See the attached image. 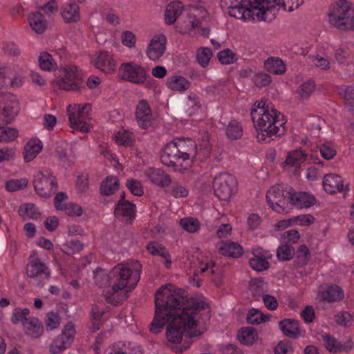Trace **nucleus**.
<instances>
[{
    "label": "nucleus",
    "mask_w": 354,
    "mask_h": 354,
    "mask_svg": "<svg viewBox=\"0 0 354 354\" xmlns=\"http://www.w3.org/2000/svg\"><path fill=\"white\" fill-rule=\"evenodd\" d=\"M183 292L175 289L171 284L161 287L156 293V311L150 331L160 332L167 324L166 337L173 350L182 353L192 344V338L201 335L198 324L201 311L207 309L203 298L185 299Z\"/></svg>",
    "instance_id": "1"
},
{
    "label": "nucleus",
    "mask_w": 354,
    "mask_h": 354,
    "mask_svg": "<svg viewBox=\"0 0 354 354\" xmlns=\"http://www.w3.org/2000/svg\"><path fill=\"white\" fill-rule=\"evenodd\" d=\"M142 265L137 261L119 263L109 272L97 269L94 272L96 285L103 288L108 303L118 306L127 297V293L135 288L140 278Z\"/></svg>",
    "instance_id": "2"
},
{
    "label": "nucleus",
    "mask_w": 354,
    "mask_h": 354,
    "mask_svg": "<svg viewBox=\"0 0 354 354\" xmlns=\"http://www.w3.org/2000/svg\"><path fill=\"white\" fill-rule=\"evenodd\" d=\"M203 139L199 145V149L196 142L189 138H177L167 143L162 149L160 154L162 163L167 167L178 170L185 164V167L189 166L195 158L203 160L210 156L212 151L211 145L208 141V136Z\"/></svg>",
    "instance_id": "3"
},
{
    "label": "nucleus",
    "mask_w": 354,
    "mask_h": 354,
    "mask_svg": "<svg viewBox=\"0 0 354 354\" xmlns=\"http://www.w3.org/2000/svg\"><path fill=\"white\" fill-rule=\"evenodd\" d=\"M267 100L257 101L252 106L250 115L259 141L270 142L285 132L284 116L266 104Z\"/></svg>",
    "instance_id": "4"
},
{
    "label": "nucleus",
    "mask_w": 354,
    "mask_h": 354,
    "mask_svg": "<svg viewBox=\"0 0 354 354\" xmlns=\"http://www.w3.org/2000/svg\"><path fill=\"white\" fill-rule=\"evenodd\" d=\"M274 0H250L243 3V0H221L223 9L228 10L230 16L243 20L254 19L266 20L268 9L273 4Z\"/></svg>",
    "instance_id": "5"
},
{
    "label": "nucleus",
    "mask_w": 354,
    "mask_h": 354,
    "mask_svg": "<svg viewBox=\"0 0 354 354\" xmlns=\"http://www.w3.org/2000/svg\"><path fill=\"white\" fill-rule=\"evenodd\" d=\"M329 24L341 30H353L354 27V7L347 0H338L328 9Z\"/></svg>",
    "instance_id": "6"
},
{
    "label": "nucleus",
    "mask_w": 354,
    "mask_h": 354,
    "mask_svg": "<svg viewBox=\"0 0 354 354\" xmlns=\"http://www.w3.org/2000/svg\"><path fill=\"white\" fill-rule=\"evenodd\" d=\"M292 187L285 184H277L270 188L266 194L268 205L277 213H288L290 209V196Z\"/></svg>",
    "instance_id": "7"
},
{
    "label": "nucleus",
    "mask_w": 354,
    "mask_h": 354,
    "mask_svg": "<svg viewBox=\"0 0 354 354\" xmlns=\"http://www.w3.org/2000/svg\"><path fill=\"white\" fill-rule=\"evenodd\" d=\"M90 111L89 104L69 105L67 113L71 127L83 133L88 132L91 127Z\"/></svg>",
    "instance_id": "8"
},
{
    "label": "nucleus",
    "mask_w": 354,
    "mask_h": 354,
    "mask_svg": "<svg viewBox=\"0 0 354 354\" xmlns=\"http://www.w3.org/2000/svg\"><path fill=\"white\" fill-rule=\"evenodd\" d=\"M34 188L41 197L50 196L57 189V181L50 170L44 169L34 176Z\"/></svg>",
    "instance_id": "9"
},
{
    "label": "nucleus",
    "mask_w": 354,
    "mask_h": 354,
    "mask_svg": "<svg viewBox=\"0 0 354 354\" xmlns=\"http://www.w3.org/2000/svg\"><path fill=\"white\" fill-rule=\"evenodd\" d=\"M236 180L233 175L221 173L216 176L213 181L215 195L222 201H228L234 194Z\"/></svg>",
    "instance_id": "10"
},
{
    "label": "nucleus",
    "mask_w": 354,
    "mask_h": 354,
    "mask_svg": "<svg viewBox=\"0 0 354 354\" xmlns=\"http://www.w3.org/2000/svg\"><path fill=\"white\" fill-rule=\"evenodd\" d=\"M119 75L123 80L137 85L145 84L149 77L145 68L133 62L122 63L119 68Z\"/></svg>",
    "instance_id": "11"
},
{
    "label": "nucleus",
    "mask_w": 354,
    "mask_h": 354,
    "mask_svg": "<svg viewBox=\"0 0 354 354\" xmlns=\"http://www.w3.org/2000/svg\"><path fill=\"white\" fill-rule=\"evenodd\" d=\"M57 83L61 89L75 91L79 89L81 83L77 67L75 65H66L60 71Z\"/></svg>",
    "instance_id": "12"
},
{
    "label": "nucleus",
    "mask_w": 354,
    "mask_h": 354,
    "mask_svg": "<svg viewBox=\"0 0 354 354\" xmlns=\"http://www.w3.org/2000/svg\"><path fill=\"white\" fill-rule=\"evenodd\" d=\"M76 333L73 324L67 323L63 328L62 333L56 337L50 345L49 350L53 354H58L71 346Z\"/></svg>",
    "instance_id": "13"
},
{
    "label": "nucleus",
    "mask_w": 354,
    "mask_h": 354,
    "mask_svg": "<svg viewBox=\"0 0 354 354\" xmlns=\"http://www.w3.org/2000/svg\"><path fill=\"white\" fill-rule=\"evenodd\" d=\"M27 276L44 286L50 277V270L40 259L35 257L29 261L26 266Z\"/></svg>",
    "instance_id": "14"
},
{
    "label": "nucleus",
    "mask_w": 354,
    "mask_h": 354,
    "mask_svg": "<svg viewBox=\"0 0 354 354\" xmlns=\"http://www.w3.org/2000/svg\"><path fill=\"white\" fill-rule=\"evenodd\" d=\"M178 31L183 34H187L191 37H208L209 28L202 26L201 19L192 12L187 15V19L182 25L178 26Z\"/></svg>",
    "instance_id": "15"
},
{
    "label": "nucleus",
    "mask_w": 354,
    "mask_h": 354,
    "mask_svg": "<svg viewBox=\"0 0 354 354\" xmlns=\"http://www.w3.org/2000/svg\"><path fill=\"white\" fill-rule=\"evenodd\" d=\"M19 111L16 97L10 93L0 95V116L6 123H10Z\"/></svg>",
    "instance_id": "16"
},
{
    "label": "nucleus",
    "mask_w": 354,
    "mask_h": 354,
    "mask_svg": "<svg viewBox=\"0 0 354 354\" xmlns=\"http://www.w3.org/2000/svg\"><path fill=\"white\" fill-rule=\"evenodd\" d=\"M324 191L330 195L342 193L345 196L349 192L348 185L345 183L343 178L336 174H325L322 180Z\"/></svg>",
    "instance_id": "17"
},
{
    "label": "nucleus",
    "mask_w": 354,
    "mask_h": 354,
    "mask_svg": "<svg viewBox=\"0 0 354 354\" xmlns=\"http://www.w3.org/2000/svg\"><path fill=\"white\" fill-rule=\"evenodd\" d=\"M135 118L141 129H147L151 126L154 118L147 100H139L136 107Z\"/></svg>",
    "instance_id": "18"
},
{
    "label": "nucleus",
    "mask_w": 354,
    "mask_h": 354,
    "mask_svg": "<svg viewBox=\"0 0 354 354\" xmlns=\"http://www.w3.org/2000/svg\"><path fill=\"white\" fill-rule=\"evenodd\" d=\"M167 43V39L165 35H154L147 47V57L152 61L158 60L165 52Z\"/></svg>",
    "instance_id": "19"
},
{
    "label": "nucleus",
    "mask_w": 354,
    "mask_h": 354,
    "mask_svg": "<svg viewBox=\"0 0 354 354\" xmlns=\"http://www.w3.org/2000/svg\"><path fill=\"white\" fill-rule=\"evenodd\" d=\"M290 207L297 209H306L316 203V198L313 194L308 192H295L292 188L290 196Z\"/></svg>",
    "instance_id": "20"
},
{
    "label": "nucleus",
    "mask_w": 354,
    "mask_h": 354,
    "mask_svg": "<svg viewBox=\"0 0 354 354\" xmlns=\"http://www.w3.org/2000/svg\"><path fill=\"white\" fill-rule=\"evenodd\" d=\"M253 257L250 259L249 263L251 268L258 272L268 270L270 267L269 259L272 254L269 251L261 248H256L252 250Z\"/></svg>",
    "instance_id": "21"
},
{
    "label": "nucleus",
    "mask_w": 354,
    "mask_h": 354,
    "mask_svg": "<svg viewBox=\"0 0 354 354\" xmlns=\"http://www.w3.org/2000/svg\"><path fill=\"white\" fill-rule=\"evenodd\" d=\"M144 175L151 183L161 188L165 189L171 183V176L160 168L148 167Z\"/></svg>",
    "instance_id": "22"
},
{
    "label": "nucleus",
    "mask_w": 354,
    "mask_h": 354,
    "mask_svg": "<svg viewBox=\"0 0 354 354\" xmlns=\"http://www.w3.org/2000/svg\"><path fill=\"white\" fill-rule=\"evenodd\" d=\"M118 202L114 214L116 217L126 221H131L136 216V206L132 203L124 199L125 194L122 192Z\"/></svg>",
    "instance_id": "23"
},
{
    "label": "nucleus",
    "mask_w": 354,
    "mask_h": 354,
    "mask_svg": "<svg viewBox=\"0 0 354 354\" xmlns=\"http://www.w3.org/2000/svg\"><path fill=\"white\" fill-rule=\"evenodd\" d=\"M322 339L326 348L330 353L348 351L352 348L351 340L344 342H339L335 337L328 334L322 335Z\"/></svg>",
    "instance_id": "24"
},
{
    "label": "nucleus",
    "mask_w": 354,
    "mask_h": 354,
    "mask_svg": "<svg viewBox=\"0 0 354 354\" xmlns=\"http://www.w3.org/2000/svg\"><path fill=\"white\" fill-rule=\"evenodd\" d=\"M42 148V142L39 138H31L24 148L23 154L24 161L26 162H31L41 151Z\"/></svg>",
    "instance_id": "25"
},
{
    "label": "nucleus",
    "mask_w": 354,
    "mask_h": 354,
    "mask_svg": "<svg viewBox=\"0 0 354 354\" xmlns=\"http://www.w3.org/2000/svg\"><path fill=\"white\" fill-rule=\"evenodd\" d=\"M96 68L100 71L109 73L115 68V64L111 55L106 51H100L94 62Z\"/></svg>",
    "instance_id": "26"
},
{
    "label": "nucleus",
    "mask_w": 354,
    "mask_h": 354,
    "mask_svg": "<svg viewBox=\"0 0 354 354\" xmlns=\"http://www.w3.org/2000/svg\"><path fill=\"white\" fill-rule=\"evenodd\" d=\"M279 326L281 332L288 337L297 338L300 335L299 322L296 319H282L279 322Z\"/></svg>",
    "instance_id": "27"
},
{
    "label": "nucleus",
    "mask_w": 354,
    "mask_h": 354,
    "mask_svg": "<svg viewBox=\"0 0 354 354\" xmlns=\"http://www.w3.org/2000/svg\"><path fill=\"white\" fill-rule=\"evenodd\" d=\"M218 250L222 255L231 257V258H239L243 254V248L241 245L236 242L227 241L221 242L218 245Z\"/></svg>",
    "instance_id": "28"
},
{
    "label": "nucleus",
    "mask_w": 354,
    "mask_h": 354,
    "mask_svg": "<svg viewBox=\"0 0 354 354\" xmlns=\"http://www.w3.org/2000/svg\"><path fill=\"white\" fill-rule=\"evenodd\" d=\"M266 70L275 75H283L286 71V65L284 62L278 57L270 56L264 61Z\"/></svg>",
    "instance_id": "29"
},
{
    "label": "nucleus",
    "mask_w": 354,
    "mask_h": 354,
    "mask_svg": "<svg viewBox=\"0 0 354 354\" xmlns=\"http://www.w3.org/2000/svg\"><path fill=\"white\" fill-rule=\"evenodd\" d=\"M184 6L181 1H176L170 2L166 7L165 19L167 24H174L182 15Z\"/></svg>",
    "instance_id": "30"
},
{
    "label": "nucleus",
    "mask_w": 354,
    "mask_h": 354,
    "mask_svg": "<svg viewBox=\"0 0 354 354\" xmlns=\"http://www.w3.org/2000/svg\"><path fill=\"white\" fill-rule=\"evenodd\" d=\"M61 15L66 23L77 22L80 19V7L76 3L70 1L62 7Z\"/></svg>",
    "instance_id": "31"
},
{
    "label": "nucleus",
    "mask_w": 354,
    "mask_h": 354,
    "mask_svg": "<svg viewBox=\"0 0 354 354\" xmlns=\"http://www.w3.org/2000/svg\"><path fill=\"white\" fill-rule=\"evenodd\" d=\"M344 291L337 285L327 286L324 290L319 292L322 299L328 303L339 301L344 298Z\"/></svg>",
    "instance_id": "32"
},
{
    "label": "nucleus",
    "mask_w": 354,
    "mask_h": 354,
    "mask_svg": "<svg viewBox=\"0 0 354 354\" xmlns=\"http://www.w3.org/2000/svg\"><path fill=\"white\" fill-rule=\"evenodd\" d=\"M106 354H140V348L129 342H118L110 348Z\"/></svg>",
    "instance_id": "33"
},
{
    "label": "nucleus",
    "mask_w": 354,
    "mask_h": 354,
    "mask_svg": "<svg viewBox=\"0 0 354 354\" xmlns=\"http://www.w3.org/2000/svg\"><path fill=\"white\" fill-rule=\"evenodd\" d=\"M24 328L26 335L32 338H38L44 332L41 322L35 317H30L28 321H25Z\"/></svg>",
    "instance_id": "34"
},
{
    "label": "nucleus",
    "mask_w": 354,
    "mask_h": 354,
    "mask_svg": "<svg viewBox=\"0 0 354 354\" xmlns=\"http://www.w3.org/2000/svg\"><path fill=\"white\" fill-rule=\"evenodd\" d=\"M165 189L166 193L176 198L187 197L189 192L187 185L180 180H171V184Z\"/></svg>",
    "instance_id": "35"
},
{
    "label": "nucleus",
    "mask_w": 354,
    "mask_h": 354,
    "mask_svg": "<svg viewBox=\"0 0 354 354\" xmlns=\"http://www.w3.org/2000/svg\"><path fill=\"white\" fill-rule=\"evenodd\" d=\"M28 22L32 29L39 34L44 32L47 28L46 19L40 11L30 14Z\"/></svg>",
    "instance_id": "36"
},
{
    "label": "nucleus",
    "mask_w": 354,
    "mask_h": 354,
    "mask_svg": "<svg viewBox=\"0 0 354 354\" xmlns=\"http://www.w3.org/2000/svg\"><path fill=\"white\" fill-rule=\"evenodd\" d=\"M114 140L118 145L131 147L135 142V136L128 130L120 129L114 134Z\"/></svg>",
    "instance_id": "37"
},
{
    "label": "nucleus",
    "mask_w": 354,
    "mask_h": 354,
    "mask_svg": "<svg viewBox=\"0 0 354 354\" xmlns=\"http://www.w3.org/2000/svg\"><path fill=\"white\" fill-rule=\"evenodd\" d=\"M225 131L228 139L236 140L241 138L243 135V127L239 121L231 120L226 125Z\"/></svg>",
    "instance_id": "38"
},
{
    "label": "nucleus",
    "mask_w": 354,
    "mask_h": 354,
    "mask_svg": "<svg viewBox=\"0 0 354 354\" xmlns=\"http://www.w3.org/2000/svg\"><path fill=\"white\" fill-rule=\"evenodd\" d=\"M270 315L263 314L260 310L252 308L246 316L247 323L252 325H257L270 320Z\"/></svg>",
    "instance_id": "39"
},
{
    "label": "nucleus",
    "mask_w": 354,
    "mask_h": 354,
    "mask_svg": "<svg viewBox=\"0 0 354 354\" xmlns=\"http://www.w3.org/2000/svg\"><path fill=\"white\" fill-rule=\"evenodd\" d=\"M237 337L241 343L252 345L257 338V333L252 327H243L239 330Z\"/></svg>",
    "instance_id": "40"
},
{
    "label": "nucleus",
    "mask_w": 354,
    "mask_h": 354,
    "mask_svg": "<svg viewBox=\"0 0 354 354\" xmlns=\"http://www.w3.org/2000/svg\"><path fill=\"white\" fill-rule=\"evenodd\" d=\"M167 86L171 90L183 91L189 88L190 82L182 76L174 75L167 79Z\"/></svg>",
    "instance_id": "41"
},
{
    "label": "nucleus",
    "mask_w": 354,
    "mask_h": 354,
    "mask_svg": "<svg viewBox=\"0 0 354 354\" xmlns=\"http://www.w3.org/2000/svg\"><path fill=\"white\" fill-rule=\"evenodd\" d=\"M118 188V179L115 176H110L102 181L100 186V192L103 195H111L114 194Z\"/></svg>",
    "instance_id": "42"
},
{
    "label": "nucleus",
    "mask_w": 354,
    "mask_h": 354,
    "mask_svg": "<svg viewBox=\"0 0 354 354\" xmlns=\"http://www.w3.org/2000/svg\"><path fill=\"white\" fill-rule=\"evenodd\" d=\"M179 225L187 232L196 233L199 231L201 225L198 218L187 216L179 221Z\"/></svg>",
    "instance_id": "43"
},
{
    "label": "nucleus",
    "mask_w": 354,
    "mask_h": 354,
    "mask_svg": "<svg viewBox=\"0 0 354 354\" xmlns=\"http://www.w3.org/2000/svg\"><path fill=\"white\" fill-rule=\"evenodd\" d=\"M19 214L24 219H37L39 216V212L33 203H26L21 205Z\"/></svg>",
    "instance_id": "44"
},
{
    "label": "nucleus",
    "mask_w": 354,
    "mask_h": 354,
    "mask_svg": "<svg viewBox=\"0 0 354 354\" xmlns=\"http://www.w3.org/2000/svg\"><path fill=\"white\" fill-rule=\"evenodd\" d=\"M315 83L313 80H308L300 85L297 93L301 99H308L315 90Z\"/></svg>",
    "instance_id": "45"
},
{
    "label": "nucleus",
    "mask_w": 354,
    "mask_h": 354,
    "mask_svg": "<svg viewBox=\"0 0 354 354\" xmlns=\"http://www.w3.org/2000/svg\"><path fill=\"white\" fill-rule=\"evenodd\" d=\"M38 61L40 68L44 71H50L56 67V63L52 55L46 52L40 53Z\"/></svg>",
    "instance_id": "46"
},
{
    "label": "nucleus",
    "mask_w": 354,
    "mask_h": 354,
    "mask_svg": "<svg viewBox=\"0 0 354 354\" xmlns=\"http://www.w3.org/2000/svg\"><path fill=\"white\" fill-rule=\"evenodd\" d=\"M186 104L187 107V113L189 115L196 113L201 108V101L200 97L194 93L187 96Z\"/></svg>",
    "instance_id": "47"
},
{
    "label": "nucleus",
    "mask_w": 354,
    "mask_h": 354,
    "mask_svg": "<svg viewBox=\"0 0 354 354\" xmlns=\"http://www.w3.org/2000/svg\"><path fill=\"white\" fill-rule=\"evenodd\" d=\"M264 286L265 284L262 280L254 279L250 281L249 290L255 299H259L260 297L262 298L263 295H265Z\"/></svg>",
    "instance_id": "48"
},
{
    "label": "nucleus",
    "mask_w": 354,
    "mask_h": 354,
    "mask_svg": "<svg viewBox=\"0 0 354 354\" xmlns=\"http://www.w3.org/2000/svg\"><path fill=\"white\" fill-rule=\"evenodd\" d=\"M306 155L300 150H295L290 152L286 160V163L288 165L297 167L301 163L306 160Z\"/></svg>",
    "instance_id": "49"
},
{
    "label": "nucleus",
    "mask_w": 354,
    "mask_h": 354,
    "mask_svg": "<svg viewBox=\"0 0 354 354\" xmlns=\"http://www.w3.org/2000/svg\"><path fill=\"white\" fill-rule=\"evenodd\" d=\"M295 249L291 244L281 243L277 249V256L279 260L288 261L292 259Z\"/></svg>",
    "instance_id": "50"
},
{
    "label": "nucleus",
    "mask_w": 354,
    "mask_h": 354,
    "mask_svg": "<svg viewBox=\"0 0 354 354\" xmlns=\"http://www.w3.org/2000/svg\"><path fill=\"white\" fill-rule=\"evenodd\" d=\"M212 57V51L208 47H201L198 49L196 53V59L200 66L206 67Z\"/></svg>",
    "instance_id": "51"
},
{
    "label": "nucleus",
    "mask_w": 354,
    "mask_h": 354,
    "mask_svg": "<svg viewBox=\"0 0 354 354\" xmlns=\"http://www.w3.org/2000/svg\"><path fill=\"white\" fill-rule=\"evenodd\" d=\"M334 320L337 324L342 327L352 326L354 319L353 316L347 311H339L335 315Z\"/></svg>",
    "instance_id": "52"
},
{
    "label": "nucleus",
    "mask_w": 354,
    "mask_h": 354,
    "mask_svg": "<svg viewBox=\"0 0 354 354\" xmlns=\"http://www.w3.org/2000/svg\"><path fill=\"white\" fill-rule=\"evenodd\" d=\"M28 185V180L25 178L20 179H11L6 182V188L8 192H17L26 188Z\"/></svg>",
    "instance_id": "53"
},
{
    "label": "nucleus",
    "mask_w": 354,
    "mask_h": 354,
    "mask_svg": "<svg viewBox=\"0 0 354 354\" xmlns=\"http://www.w3.org/2000/svg\"><path fill=\"white\" fill-rule=\"evenodd\" d=\"M30 313V310L28 308L21 309V308H16L12 315L11 322L12 324H16L19 322H21L23 326H24V322L28 321L30 317H28Z\"/></svg>",
    "instance_id": "54"
},
{
    "label": "nucleus",
    "mask_w": 354,
    "mask_h": 354,
    "mask_svg": "<svg viewBox=\"0 0 354 354\" xmlns=\"http://www.w3.org/2000/svg\"><path fill=\"white\" fill-rule=\"evenodd\" d=\"M217 57L222 64L228 65L235 62L238 58L237 55L230 49H225L220 51Z\"/></svg>",
    "instance_id": "55"
},
{
    "label": "nucleus",
    "mask_w": 354,
    "mask_h": 354,
    "mask_svg": "<svg viewBox=\"0 0 354 354\" xmlns=\"http://www.w3.org/2000/svg\"><path fill=\"white\" fill-rule=\"evenodd\" d=\"M319 152L322 157L325 160L333 159L337 153L336 149L331 142L322 144L319 146Z\"/></svg>",
    "instance_id": "56"
},
{
    "label": "nucleus",
    "mask_w": 354,
    "mask_h": 354,
    "mask_svg": "<svg viewBox=\"0 0 354 354\" xmlns=\"http://www.w3.org/2000/svg\"><path fill=\"white\" fill-rule=\"evenodd\" d=\"M18 136L16 129L8 127H0V142H10Z\"/></svg>",
    "instance_id": "57"
},
{
    "label": "nucleus",
    "mask_w": 354,
    "mask_h": 354,
    "mask_svg": "<svg viewBox=\"0 0 354 354\" xmlns=\"http://www.w3.org/2000/svg\"><path fill=\"white\" fill-rule=\"evenodd\" d=\"M126 185L129 191L135 196H141L144 194V189L140 181L136 179H128Z\"/></svg>",
    "instance_id": "58"
},
{
    "label": "nucleus",
    "mask_w": 354,
    "mask_h": 354,
    "mask_svg": "<svg viewBox=\"0 0 354 354\" xmlns=\"http://www.w3.org/2000/svg\"><path fill=\"white\" fill-rule=\"evenodd\" d=\"M104 314V308L100 305L95 304L92 306L91 315L93 317V326L99 329L101 325V319Z\"/></svg>",
    "instance_id": "59"
},
{
    "label": "nucleus",
    "mask_w": 354,
    "mask_h": 354,
    "mask_svg": "<svg viewBox=\"0 0 354 354\" xmlns=\"http://www.w3.org/2000/svg\"><path fill=\"white\" fill-rule=\"evenodd\" d=\"M308 59L311 64L322 70H326L330 68L329 61L319 55H310Z\"/></svg>",
    "instance_id": "60"
},
{
    "label": "nucleus",
    "mask_w": 354,
    "mask_h": 354,
    "mask_svg": "<svg viewBox=\"0 0 354 354\" xmlns=\"http://www.w3.org/2000/svg\"><path fill=\"white\" fill-rule=\"evenodd\" d=\"M253 81L257 87H264L270 84L272 78L270 75L264 72H259L254 75Z\"/></svg>",
    "instance_id": "61"
},
{
    "label": "nucleus",
    "mask_w": 354,
    "mask_h": 354,
    "mask_svg": "<svg viewBox=\"0 0 354 354\" xmlns=\"http://www.w3.org/2000/svg\"><path fill=\"white\" fill-rule=\"evenodd\" d=\"M122 44L129 48H133L136 44V35L129 30H124L121 35Z\"/></svg>",
    "instance_id": "62"
},
{
    "label": "nucleus",
    "mask_w": 354,
    "mask_h": 354,
    "mask_svg": "<svg viewBox=\"0 0 354 354\" xmlns=\"http://www.w3.org/2000/svg\"><path fill=\"white\" fill-rule=\"evenodd\" d=\"M46 324L47 329L57 328L60 324V317L57 313L50 312L46 315Z\"/></svg>",
    "instance_id": "63"
},
{
    "label": "nucleus",
    "mask_w": 354,
    "mask_h": 354,
    "mask_svg": "<svg viewBox=\"0 0 354 354\" xmlns=\"http://www.w3.org/2000/svg\"><path fill=\"white\" fill-rule=\"evenodd\" d=\"M292 344L288 340H283L279 342L274 348L275 354H292Z\"/></svg>",
    "instance_id": "64"
}]
</instances>
